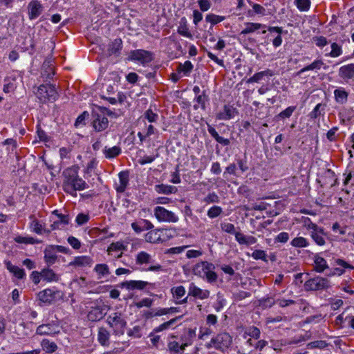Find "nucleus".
<instances>
[{
	"instance_id": "nucleus-1",
	"label": "nucleus",
	"mask_w": 354,
	"mask_h": 354,
	"mask_svg": "<svg viewBox=\"0 0 354 354\" xmlns=\"http://www.w3.org/2000/svg\"><path fill=\"white\" fill-rule=\"evenodd\" d=\"M79 169L77 165H73L63 171L64 191L72 196H75L77 191L88 188L87 183L79 176Z\"/></svg>"
},
{
	"instance_id": "nucleus-2",
	"label": "nucleus",
	"mask_w": 354,
	"mask_h": 354,
	"mask_svg": "<svg viewBox=\"0 0 354 354\" xmlns=\"http://www.w3.org/2000/svg\"><path fill=\"white\" fill-rule=\"evenodd\" d=\"M35 94L41 103L54 102L58 97V93L55 86L53 84H41L37 88Z\"/></svg>"
},
{
	"instance_id": "nucleus-3",
	"label": "nucleus",
	"mask_w": 354,
	"mask_h": 354,
	"mask_svg": "<svg viewBox=\"0 0 354 354\" xmlns=\"http://www.w3.org/2000/svg\"><path fill=\"white\" fill-rule=\"evenodd\" d=\"M30 277L35 284H38L41 280L46 282L58 281V275L49 267L44 268L40 272L33 271Z\"/></svg>"
},
{
	"instance_id": "nucleus-4",
	"label": "nucleus",
	"mask_w": 354,
	"mask_h": 354,
	"mask_svg": "<svg viewBox=\"0 0 354 354\" xmlns=\"http://www.w3.org/2000/svg\"><path fill=\"white\" fill-rule=\"evenodd\" d=\"M106 322L113 329L115 335L124 334L127 322L122 318L121 313L118 312L111 313L108 316Z\"/></svg>"
},
{
	"instance_id": "nucleus-5",
	"label": "nucleus",
	"mask_w": 354,
	"mask_h": 354,
	"mask_svg": "<svg viewBox=\"0 0 354 354\" xmlns=\"http://www.w3.org/2000/svg\"><path fill=\"white\" fill-rule=\"evenodd\" d=\"M154 216L160 222L176 223L178 217L172 212L163 207L157 206L154 208Z\"/></svg>"
},
{
	"instance_id": "nucleus-6",
	"label": "nucleus",
	"mask_w": 354,
	"mask_h": 354,
	"mask_svg": "<svg viewBox=\"0 0 354 354\" xmlns=\"http://www.w3.org/2000/svg\"><path fill=\"white\" fill-rule=\"evenodd\" d=\"M37 297L39 300L43 303L52 304L61 299L63 297V294L61 291L47 288L40 291L37 294Z\"/></svg>"
},
{
	"instance_id": "nucleus-7",
	"label": "nucleus",
	"mask_w": 354,
	"mask_h": 354,
	"mask_svg": "<svg viewBox=\"0 0 354 354\" xmlns=\"http://www.w3.org/2000/svg\"><path fill=\"white\" fill-rule=\"evenodd\" d=\"M231 343V336L227 333H222L211 339L209 346L217 349L224 350L228 348Z\"/></svg>"
},
{
	"instance_id": "nucleus-8",
	"label": "nucleus",
	"mask_w": 354,
	"mask_h": 354,
	"mask_svg": "<svg viewBox=\"0 0 354 354\" xmlns=\"http://www.w3.org/2000/svg\"><path fill=\"white\" fill-rule=\"evenodd\" d=\"M330 287L328 279L323 277H315L306 281L305 288L308 290H321Z\"/></svg>"
},
{
	"instance_id": "nucleus-9",
	"label": "nucleus",
	"mask_w": 354,
	"mask_h": 354,
	"mask_svg": "<svg viewBox=\"0 0 354 354\" xmlns=\"http://www.w3.org/2000/svg\"><path fill=\"white\" fill-rule=\"evenodd\" d=\"M129 59L138 61L145 64L152 61L153 55L151 52L145 50H135L130 53Z\"/></svg>"
},
{
	"instance_id": "nucleus-10",
	"label": "nucleus",
	"mask_w": 354,
	"mask_h": 354,
	"mask_svg": "<svg viewBox=\"0 0 354 354\" xmlns=\"http://www.w3.org/2000/svg\"><path fill=\"white\" fill-rule=\"evenodd\" d=\"M44 258L47 263H61L64 262V257L62 255H57L54 249V245L48 246L44 251Z\"/></svg>"
},
{
	"instance_id": "nucleus-11",
	"label": "nucleus",
	"mask_w": 354,
	"mask_h": 354,
	"mask_svg": "<svg viewBox=\"0 0 354 354\" xmlns=\"http://www.w3.org/2000/svg\"><path fill=\"white\" fill-rule=\"evenodd\" d=\"M28 8L30 20L37 18L43 12V6L37 0H32L28 3Z\"/></svg>"
},
{
	"instance_id": "nucleus-12",
	"label": "nucleus",
	"mask_w": 354,
	"mask_h": 354,
	"mask_svg": "<svg viewBox=\"0 0 354 354\" xmlns=\"http://www.w3.org/2000/svg\"><path fill=\"white\" fill-rule=\"evenodd\" d=\"M93 118L92 126L95 131L100 132L108 127L109 120L105 116L95 114Z\"/></svg>"
},
{
	"instance_id": "nucleus-13",
	"label": "nucleus",
	"mask_w": 354,
	"mask_h": 354,
	"mask_svg": "<svg viewBox=\"0 0 354 354\" xmlns=\"http://www.w3.org/2000/svg\"><path fill=\"white\" fill-rule=\"evenodd\" d=\"M148 285V282L144 281H126L120 283V287L128 290H143Z\"/></svg>"
},
{
	"instance_id": "nucleus-14",
	"label": "nucleus",
	"mask_w": 354,
	"mask_h": 354,
	"mask_svg": "<svg viewBox=\"0 0 354 354\" xmlns=\"http://www.w3.org/2000/svg\"><path fill=\"white\" fill-rule=\"evenodd\" d=\"M190 343L187 341L179 342L175 340H169L168 342V350L174 354H182L185 348L189 345Z\"/></svg>"
},
{
	"instance_id": "nucleus-15",
	"label": "nucleus",
	"mask_w": 354,
	"mask_h": 354,
	"mask_svg": "<svg viewBox=\"0 0 354 354\" xmlns=\"http://www.w3.org/2000/svg\"><path fill=\"white\" fill-rule=\"evenodd\" d=\"M188 295L193 296L194 297L201 299H205L209 297V291L207 290H203L197 287L194 283H190L189 287Z\"/></svg>"
},
{
	"instance_id": "nucleus-16",
	"label": "nucleus",
	"mask_w": 354,
	"mask_h": 354,
	"mask_svg": "<svg viewBox=\"0 0 354 354\" xmlns=\"http://www.w3.org/2000/svg\"><path fill=\"white\" fill-rule=\"evenodd\" d=\"M59 333V330H56L53 324H41L39 325L36 330V334L39 335H55Z\"/></svg>"
},
{
	"instance_id": "nucleus-17",
	"label": "nucleus",
	"mask_w": 354,
	"mask_h": 354,
	"mask_svg": "<svg viewBox=\"0 0 354 354\" xmlns=\"http://www.w3.org/2000/svg\"><path fill=\"white\" fill-rule=\"evenodd\" d=\"M104 310V308L102 306H95L92 308L88 313V320L91 322L100 320L105 315Z\"/></svg>"
},
{
	"instance_id": "nucleus-18",
	"label": "nucleus",
	"mask_w": 354,
	"mask_h": 354,
	"mask_svg": "<svg viewBox=\"0 0 354 354\" xmlns=\"http://www.w3.org/2000/svg\"><path fill=\"white\" fill-rule=\"evenodd\" d=\"M163 232L164 231L162 230H151L145 234V240L147 242L153 243L162 242L164 240L162 239L161 236Z\"/></svg>"
},
{
	"instance_id": "nucleus-19",
	"label": "nucleus",
	"mask_w": 354,
	"mask_h": 354,
	"mask_svg": "<svg viewBox=\"0 0 354 354\" xmlns=\"http://www.w3.org/2000/svg\"><path fill=\"white\" fill-rule=\"evenodd\" d=\"M339 75L344 80L354 78V64L342 66L339 70Z\"/></svg>"
},
{
	"instance_id": "nucleus-20",
	"label": "nucleus",
	"mask_w": 354,
	"mask_h": 354,
	"mask_svg": "<svg viewBox=\"0 0 354 354\" xmlns=\"http://www.w3.org/2000/svg\"><path fill=\"white\" fill-rule=\"evenodd\" d=\"M55 74L53 63L50 60H46L42 64L41 75L46 79V81H48L53 77Z\"/></svg>"
},
{
	"instance_id": "nucleus-21",
	"label": "nucleus",
	"mask_w": 354,
	"mask_h": 354,
	"mask_svg": "<svg viewBox=\"0 0 354 354\" xmlns=\"http://www.w3.org/2000/svg\"><path fill=\"white\" fill-rule=\"evenodd\" d=\"M126 250V246L123 244L121 241H118L115 243H112L109 247L108 248V252L110 255H113V252L115 254H114L116 257H121L122 251Z\"/></svg>"
},
{
	"instance_id": "nucleus-22",
	"label": "nucleus",
	"mask_w": 354,
	"mask_h": 354,
	"mask_svg": "<svg viewBox=\"0 0 354 354\" xmlns=\"http://www.w3.org/2000/svg\"><path fill=\"white\" fill-rule=\"evenodd\" d=\"M235 238L237 242L241 245H250L257 242V239L252 236H246L241 232L235 234Z\"/></svg>"
},
{
	"instance_id": "nucleus-23",
	"label": "nucleus",
	"mask_w": 354,
	"mask_h": 354,
	"mask_svg": "<svg viewBox=\"0 0 354 354\" xmlns=\"http://www.w3.org/2000/svg\"><path fill=\"white\" fill-rule=\"evenodd\" d=\"M322 66H324V68H326L327 67L322 59H316L310 64L304 67L298 71L297 75H299L308 71H318L320 70Z\"/></svg>"
},
{
	"instance_id": "nucleus-24",
	"label": "nucleus",
	"mask_w": 354,
	"mask_h": 354,
	"mask_svg": "<svg viewBox=\"0 0 354 354\" xmlns=\"http://www.w3.org/2000/svg\"><path fill=\"white\" fill-rule=\"evenodd\" d=\"M110 333L104 328H100L97 333V340L103 346H108L110 344Z\"/></svg>"
},
{
	"instance_id": "nucleus-25",
	"label": "nucleus",
	"mask_w": 354,
	"mask_h": 354,
	"mask_svg": "<svg viewBox=\"0 0 354 354\" xmlns=\"http://www.w3.org/2000/svg\"><path fill=\"white\" fill-rule=\"evenodd\" d=\"M122 47V41L120 39H115L111 44L109 45L108 54L109 55L118 56Z\"/></svg>"
},
{
	"instance_id": "nucleus-26",
	"label": "nucleus",
	"mask_w": 354,
	"mask_h": 354,
	"mask_svg": "<svg viewBox=\"0 0 354 354\" xmlns=\"http://www.w3.org/2000/svg\"><path fill=\"white\" fill-rule=\"evenodd\" d=\"M41 346L43 351H44L47 353H55L58 346L55 342L50 341L48 339H43L41 341Z\"/></svg>"
},
{
	"instance_id": "nucleus-27",
	"label": "nucleus",
	"mask_w": 354,
	"mask_h": 354,
	"mask_svg": "<svg viewBox=\"0 0 354 354\" xmlns=\"http://www.w3.org/2000/svg\"><path fill=\"white\" fill-rule=\"evenodd\" d=\"M207 130L209 133L220 144L223 146H227L230 144V141L227 138H224L218 135L216 129L211 125L207 124Z\"/></svg>"
},
{
	"instance_id": "nucleus-28",
	"label": "nucleus",
	"mask_w": 354,
	"mask_h": 354,
	"mask_svg": "<svg viewBox=\"0 0 354 354\" xmlns=\"http://www.w3.org/2000/svg\"><path fill=\"white\" fill-rule=\"evenodd\" d=\"M202 271H198L200 272V276L203 278L206 279V280L209 282H214L217 279V275L215 272L210 270V267H201Z\"/></svg>"
},
{
	"instance_id": "nucleus-29",
	"label": "nucleus",
	"mask_w": 354,
	"mask_h": 354,
	"mask_svg": "<svg viewBox=\"0 0 354 354\" xmlns=\"http://www.w3.org/2000/svg\"><path fill=\"white\" fill-rule=\"evenodd\" d=\"M155 190L158 194H169L176 193L178 189L175 186L160 184L155 186Z\"/></svg>"
},
{
	"instance_id": "nucleus-30",
	"label": "nucleus",
	"mask_w": 354,
	"mask_h": 354,
	"mask_svg": "<svg viewBox=\"0 0 354 354\" xmlns=\"http://www.w3.org/2000/svg\"><path fill=\"white\" fill-rule=\"evenodd\" d=\"M120 185L117 187L116 190L118 192L122 193L124 192L128 183L129 174L127 171H122L119 174Z\"/></svg>"
},
{
	"instance_id": "nucleus-31",
	"label": "nucleus",
	"mask_w": 354,
	"mask_h": 354,
	"mask_svg": "<svg viewBox=\"0 0 354 354\" xmlns=\"http://www.w3.org/2000/svg\"><path fill=\"white\" fill-rule=\"evenodd\" d=\"M335 101L341 104L347 102L348 93L344 88H337L334 91Z\"/></svg>"
},
{
	"instance_id": "nucleus-32",
	"label": "nucleus",
	"mask_w": 354,
	"mask_h": 354,
	"mask_svg": "<svg viewBox=\"0 0 354 354\" xmlns=\"http://www.w3.org/2000/svg\"><path fill=\"white\" fill-rule=\"evenodd\" d=\"M234 109L229 106H225L223 111L218 113L216 115V119L218 120H229L234 117Z\"/></svg>"
},
{
	"instance_id": "nucleus-33",
	"label": "nucleus",
	"mask_w": 354,
	"mask_h": 354,
	"mask_svg": "<svg viewBox=\"0 0 354 354\" xmlns=\"http://www.w3.org/2000/svg\"><path fill=\"white\" fill-rule=\"evenodd\" d=\"M183 316H178L174 319H170L169 321H167L166 322H164L163 324H160L158 327L154 328L155 333H159L160 331H162L164 330H167L171 327H172L178 320L180 319Z\"/></svg>"
},
{
	"instance_id": "nucleus-34",
	"label": "nucleus",
	"mask_w": 354,
	"mask_h": 354,
	"mask_svg": "<svg viewBox=\"0 0 354 354\" xmlns=\"http://www.w3.org/2000/svg\"><path fill=\"white\" fill-rule=\"evenodd\" d=\"M183 316H178L174 319H170L169 321H167L166 322H164L163 324H160L158 327L154 328L155 333H159L160 331H162L164 330H167L171 327H172L178 320L180 319Z\"/></svg>"
},
{
	"instance_id": "nucleus-35",
	"label": "nucleus",
	"mask_w": 354,
	"mask_h": 354,
	"mask_svg": "<svg viewBox=\"0 0 354 354\" xmlns=\"http://www.w3.org/2000/svg\"><path fill=\"white\" fill-rule=\"evenodd\" d=\"M252 257L255 259H262L265 262H268L267 257H269L272 261H275V256L274 254L267 255L263 250H256L252 253Z\"/></svg>"
},
{
	"instance_id": "nucleus-36",
	"label": "nucleus",
	"mask_w": 354,
	"mask_h": 354,
	"mask_svg": "<svg viewBox=\"0 0 354 354\" xmlns=\"http://www.w3.org/2000/svg\"><path fill=\"white\" fill-rule=\"evenodd\" d=\"M120 153L121 149L118 146H114L111 148H107L106 147L104 149V153L106 158H113L118 156Z\"/></svg>"
},
{
	"instance_id": "nucleus-37",
	"label": "nucleus",
	"mask_w": 354,
	"mask_h": 354,
	"mask_svg": "<svg viewBox=\"0 0 354 354\" xmlns=\"http://www.w3.org/2000/svg\"><path fill=\"white\" fill-rule=\"evenodd\" d=\"M91 263L93 261L89 257L82 256L76 257L74 262H70L68 266H87Z\"/></svg>"
},
{
	"instance_id": "nucleus-38",
	"label": "nucleus",
	"mask_w": 354,
	"mask_h": 354,
	"mask_svg": "<svg viewBox=\"0 0 354 354\" xmlns=\"http://www.w3.org/2000/svg\"><path fill=\"white\" fill-rule=\"evenodd\" d=\"M151 255L145 252H140L136 256V263L138 264L151 263Z\"/></svg>"
},
{
	"instance_id": "nucleus-39",
	"label": "nucleus",
	"mask_w": 354,
	"mask_h": 354,
	"mask_svg": "<svg viewBox=\"0 0 354 354\" xmlns=\"http://www.w3.org/2000/svg\"><path fill=\"white\" fill-rule=\"evenodd\" d=\"M265 26L258 23H248L246 27L242 30L241 34L245 35L254 32Z\"/></svg>"
},
{
	"instance_id": "nucleus-40",
	"label": "nucleus",
	"mask_w": 354,
	"mask_h": 354,
	"mask_svg": "<svg viewBox=\"0 0 354 354\" xmlns=\"http://www.w3.org/2000/svg\"><path fill=\"white\" fill-rule=\"evenodd\" d=\"M271 75L270 71L269 70L261 71L259 73H255L252 77L248 80V83L251 82H259L265 75Z\"/></svg>"
},
{
	"instance_id": "nucleus-41",
	"label": "nucleus",
	"mask_w": 354,
	"mask_h": 354,
	"mask_svg": "<svg viewBox=\"0 0 354 354\" xmlns=\"http://www.w3.org/2000/svg\"><path fill=\"white\" fill-rule=\"evenodd\" d=\"M328 346V343L324 340H317L314 342H311L307 344V348L313 349V348H324Z\"/></svg>"
},
{
	"instance_id": "nucleus-42",
	"label": "nucleus",
	"mask_w": 354,
	"mask_h": 354,
	"mask_svg": "<svg viewBox=\"0 0 354 354\" xmlns=\"http://www.w3.org/2000/svg\"><path fill=\"white\" fill-rule=\"evenodd\" d=\"M290 243L293 247L295 248H304L306 247L308 244L307 240L301 236L293 239Z\"/></svg>"
},
{
	"instance_id": "nucleus-43",
	"label": "nucleus",
	"mask_w": 354,
	"mask_h": 354,
	"mask_svg": "<svg viewBox=\"0 0 354 354\" xmlns=\"http://www.w3.org/2000/svg\"><path fill=\"white\" fill-rule=\"evenodd\" d=\"M295 3L300 11H307L310 6V0H295Z\"/></svg>"
},
{
	"instance_id": "nucleus-44",
	"label": "nucleus",
	"mask_w": 354,
	"mask_h": 354,
	"mask_svg": "<svg viewBox=\"0 0 354 354\" xmlns=\"http://www.w3.org/2000/svg\"><path fill=\"white\" fill-rule=\"evenodd\" d=\"M205 19L207 22L211 23L212 25H215L223 21L225 19V17L214 14H209L206 16Z\"/></svg>"
},
{
	"instance_id": "nucleus-45",
	"label": "nucleus",
	"mask_w": 354,
	"mask_h": 354,
	"mask_svg": "<svg viewBox=\"0 0 354 354\" xmlns=\"http://www.w3.org/2000/svg\"><path fill=\"white\" fill-rule=\"evenodd\" d=\"M342 53V50L341 46H339L338 44L333 42L331 44V51L328 54L329 56L332 57H337L341 55Z\"/></svg>"
},
{
	"instance_id": "nucleus-46",
	"label": "nucleus",
	"mask_w": 354,
	"mask_h": 354,
	"mask_svg": "<svg viewBox=\"0 0 354 354\" xmlns=\"http://www.w3.org/2000/svg\"><path fill=\"white\" fill-rule=\"evenodd\" d=\"M9 270L10 272L13 274L14 277H15L18 279H21L25 276V272L23 269H21L19 267H7Z\"/></svg>"
},
{
	"instance_id": "nucleus-47",
	"label": "nucleus",
	"mask_w": 354,
	"mask_h": 354,
	"mask_svg": "<svg viewBox=\"0 0 354 354\" xmlns=\"http://www.w3.org/2000/svg\"><path fill=\"white\" fill-rule=\"evenodd\" d=\"M15 241L18 243H25V244H35L38 243L39 241L35 240L32 237H24V236H17L15 238Z\"/></svg>"
},
{
	"instance_id": "nucleus-48",
	"label": "nucleus",
	"mask_w": 354,
	"mask_h": 354,
	"mask_svg": "<svg viewBox=\"0 0 354 354\" xmlns=\"http://www.w3.org/2000/svg\"><path fill=\"white\" fill-rule=\"evenodd\" d=\"M324 104L321 103L316 105L314 109L310 113L309 116L312 119H316L322 115V110H324Z\"/></svg>"
},
{
	"instance_id": "nucleus-49",
	"label": "nucleus",
	"mask_w": 354,
	"mask_h": 354,
	"mask_svg": "<svg viewBox=\"0 0 354 354\" xmlns=\"http://www.w3.org/2000/svg\"><path fill=\"white\" fill-rule=\"evenodd\" d=\"M89 114L87 111H84L75 120V126L78 127L86 124L85 120L88 118Z\"/></svg>"
},
{
	"instance_id": "nucleus-50",
	"label": "nucleus",
	"mask_w": 354,
	"mask_h": 354,
	"mask_svg": "<svg viewBox=\"0 0 354 354\" xmlns=\"http://www.w3.org/2000/svg\"><path fill=\"white\" fill-rule=\"evenodd\" d=\"M222 212L223 210L221 207L213 206L207 211V216L211 218H214L218 216Z\"/></svg>"
},
{
	"instance_id": "nucleus-51",
	"label": "nucleus",
	"mask_w": 354,
	"mask_h": 354,
	"mask_svg": "<svg viewBox=\"0 0 354 354\" xmlns=\"http://www.w3.org/2000/svg\"><path fill=\"white\" fill-rule=\"evenodd\" d=\"M259 302L260 306L263 308H266L272 307L276 303V301L272 297H268L260 299Z\"/></svg>"
},
{
	"instance_id": "nucleus-52",
	"label": "nucleus",
	"mask_w": 354,
	"mask_h": 354,
	"mask_svg": "<svg viewBox=\"0 0 354 354\" xmlns=\"http://www.w3.org/2000/svg\"><path fill=\"white\" fill-rule=\"evenodd\" d=\"M295 109L296 106H288L285 110L279 113L277 117L281 118H288L292 115Z\"/></svg>"
},
{
	"instance_id": "nucleus-53",
	"label": "nucleus",
	"mask_w": 354,
	"mask_h": 354,
	"mask_svg": "<svg viewBox=\"0 0 354 354\" xmlns=\"http://www.w3.org/2000/svg\"><path fill=\"white\" fill-rule=\"evenodd\" d=\"M172 294L177 298L180 299L185 294V288L182 286L174 287L171 288Z\"/></svg>"
},
{
	"instance_id": "nucleus-54",
	"label": "nucleus",
	"mask_w": 354,
	"mask_h": 354,
	"mask_svg": "<svg viewBox=\"0 0 354 354\" xmlns=\"http://www.w3.org/2000/svg\"><path fill=\"white\" fill-rule=\"evenodd\" d=\"M313 239L319 245H323L325 243V240L321 233V232H313L311 235Z\"/></svg>"
},
{
	"instance_id": "nucleus-55",
	"label": "nucleus",
	"mask_w": 354,
	"mask_h": 354,
	"mask_svg": "<svg viewBox=\"0 0 354 354\" xmlns=\"http://www.w3.org/2000/svg\"><path fill=\"white\" fill-rule=\"evenodd\" d=\"M89 220V215L84 213H80L76 216L75 221L77 225H82L86 223Z\"/></svg>"
},
{
	"instance_id": "nucleus-56",
	"label": "nucleus",
	"mask_w": 354,
	"mask_h": 354,
	"mask_svg": "<svg viewBox=\"0 0 354 354\" xmlns=\"http://www.w3.org/2000/svg\"><path fill=\"white\" fill-rule=\"evenodd\" d=\"M221 229H222L223 231H224L225 232H227V233H230V234H234L235 235V234L237 233L235 231L234 225L233 224H232V223H230L221 224Z\"/></svg>"
},
{
	"instance_id": "nucleus-57",
	"label": "nucleus",
	"mask_w": 354,
	"mask_h": 354,
	"mask_svg": "<svg viewBox=\"0 0 354 354\" xmlns=\"http://www.w3.org/2000/svg\"><path fill=\"white\" fill-rule=\"evenodd\" d=\"M315 45L318 47L323 48L328 44V41L325 37L319 36L313 37Z\"/></svg>"
},
{
	"instance_id": "nucleus-58",
	"label": "nucleus",
	"mask_w": 354,
	"mask_h": 354,
	"mask_svg": "<svg viewBox=\"0 0 354 354\" xmlns=\"http://www.w3.org/2000/svg\"><path fill=\"white\" fill-rule=\"evenodd\" d=\"M145 118H146L149 122H154L158 118V115L154 113L152 110L148 109L144 114Z\"/></svg>"
},
{
	"instance_id": "nucleus-59",
	"label": "nucleus",
	"mask_w": 354,
	"mask_h": 354,
	"mask_svg": "<svg viewBox=\"0 0 354 354\" xmlns=\"http://www.w3.org/2000/svg\"><path fill=\"white\" fill-rule=\"evenodd\" d=\"M330 261H331V259H330V261H328L327 259H326L324 257H321L319 255H316L315 257V263L316 266H328V263H330V264L333 263Z\"/></svg>"
},
{
	"instance_id": "nucleus-60",
	"label": "nucleus",
	"mask_w": 354,
	"mask_h": 354,
	"mask_svg": "<svg viewBox=\"0 0 354 354\" xmlns=\"http://www.w3.org/2000/svg\"><path fill=\"white\" fill-rule=\"evenodd\" d=\"M94 271L98 275V278H101L109 274L108 267H95Z\"/></svg>"
},
{
	"instance_id": "nucleus-61",
	"label": "nucleus",
	"mask_w": 354,
	"mask_h": 354,
	"mask_svg": "<svg viewBox=\"0 0 354 354\" xmlns=\"http://www.w3.org/2000/svg\"><path fill=\"white\" fill-rule=\"evenodd\" d=\"M196 102L198 104H201L202 109H205V102L207 100V97L205 95V92L203 91L201 95H198L196 97Z\"/></svg>"
},
{
	"instance_id": "nucleus-62",
	"label": "nucleus",
	"mask_w": 354,
	"mask_h": 354,
	"mask_svg": "<svg viewBox=\"0 0 354 354\" xmlns=\"http://www.w3.org/2000/svg\"><path fill=\"white\" fill-rule=\"evenodd\" d=\"M178 68H179L180 71H183L184 73H189L192 70L193 65L191 63V62L186 61L183 64H180L179 65Z\"/></svg>"
},
{
	"instance_id": "nucleus-63",
	"label": "nucleus",
	"mask_w": 354,
	"mask_h": 354,
	"mask_svg": "<svg viewBox=\"0 0 354 354\" xmlns=\"http://www.w3.org/2000/svg\"><path fill=\"white\" fill-rule=\"evenodd\" d=\"M198 3L201 10L203 12L208 10L211 7V3L209 0H198Z\"/></svg>"
},
{
	"instance_id": "nucleus-64",
	"label": "nucleus",
	"mask_w": 354,
	"mask_h": 354,
	"mask_svg": "<svg viewBox=\"0 0 354 354\" xmlns=\"http://www.w3.org/2000/svg\"><path fill=\"white\" fill-rule=\"evenodd\" d=\"M30 227L37 234H41L42 233V225L39 223L37 220H34L31 223Z\"/></svg>"
}]
</instances>
